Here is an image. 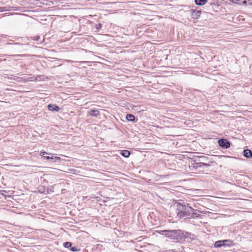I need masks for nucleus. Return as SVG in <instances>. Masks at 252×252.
<instances>
[{"mask_svg": "<svg viewBox=\"0 0 252 252\" xmlns=\"http://www.w3.org/2000/svg\"><path fill=\"white\" fill-rule=\"evenodd\" d=\"M195 3L197 5H204L205 4L207 0H194Z\"/></svg>", "mask_w": 252, "mask_h": 252, "instance_id": "obj_12", "label": "nucleus"}, {"mask_svg": "<svg viewBox=\"0 0 252 252\" xmlns=\"http://www.w3.org/2000/svg\"><path fill=\"white\" fill-rule=\"evenodd\" d=\"M99 111L97 110H91L87 112V116L97 117L99 115Z\"/></svg>", "mask_w": 252, "mask_h": 252, "instance_id": "obj_7", "label": "nucleus"}, {"mask_svg": "<svg viewBox=\"0 0 252 252\" xmlns=\"http://www.w3.org/2000/svg\"><path fill=\"white\" fill-rule=\"evenodd\" d=\"M229 0L234 3H237L238 4H243L242 1H243V0Z\"/></svg>", "mask_w": 252, "mask_h": 252, "instance_id": "obj_19", "label": "nucleus"}, {"mask_svg": "<svg viewBox=\"0 0 252 252\" xmlns=\"http://www.w3.org/2000/svg\"><path fill=\"white\" fill-rule=\"evenodd\" d=\"M164 252H176L174 250H165L164 251Z\"/></svg>", "mask_w": 252, "mask_h": 252, "instance_id": "obj_26", "label": "nucleus"}, {"mask_svg": "<svg viewBox=\"0 0 252 252\" xmlns=\"http://www.w3.org/2000/svg\"><path fill=\"white\" fill-rule=\"evenodd\" d=\"M40 38L39 36H35L33 37V40L35 41H38Z\"/></svg>", "mask_w": 252, "mask_h": 252, "instance_id": "obj_25", "label": "nucleus"}, {"mask_svg": "<svg viewBox=\"0 0 252 252\" xmlns=\"http://www.w3.org/2000/svg\"><path fill=\"white\" fill-rule=\"evenodd\" d=\"M34 76L35 77H34V81H41L43 79V76L42 75H38Z\"/></svg>", "mask_w": 252, "mask_h": 252, "instance_id": "obj_16", "label": "nucleus"}, {"mask_svg": "<svg viewBox=\"0 0 252 252\" xmlns=\"http://www.w3.org/2000/svg\"><path fill=\"white\" fill-rule=\"evenodd\" d=\"M22 55H14L13 56H22Z\"/></svg>", "mask_w": 252, "mask_h": 252, "instance_id": "obj_28", "label": "nucleus"}, {"mask_svg": "<svg viewBox=\"0 0 252 252\" xmlns=\"http://www.w3.org/2000/svg\"><path fill=\"white\" fill-rule=\"evenodd\" d=\"M244 156L247 158H250L252 157V152L251 150L249 149L244 150Z\"/></svg>", "mask_w": 252, "mask_h": 252, "instance_id": "obj_9", "label": "nucleus"}, {"mask_svg": "<svg viewBox=\"0 0 252 252\" xmlns=\"http://www.w3.org/2000/svg\"><path fill=\"white\" fill-rule=\"evenodd\" d=\"M63 246L65 248H67V249L70 248L71 247V243L69 242H66L63 243Z\"/></svg>", "mask_w": 252, "mask_h": 252, "instance_id": "obj_18", "label": "nucleus"}, {"mask_svg": "<svg viewBox=\"0 0 252 252\" xmlns=\"http://www.w3.org/2000/svg\"><path fill=\"white\" fill-rule=\"evenodd\" d=\"M7 10H8L6 7H0V11H6Z\"/></svg>", "mask_w": 252, "mask_h": 252, "instance_id": "obj_23", "label": "nucleus"}, {"mask_svg": "<svg viewBox=\"0 0 252 252\" xmlns=\"http://www.w3.org/2000/svg\"><path fill=\"white\" fill-rule=\"evenodd\" d=\"M46 154H47V153L46 152H41L40 153V155L42 157H44V158H45V157H46L45 155Z\"/></svg>", "mask_w": 252, "mask_h": 252, "instance_id": "obj_24", "label": "nucleus"}, {"mask_svg": "<svg viewBox=\"0 0 252 252\" xmlns=\"http://www.w3.org/2000/svg\"><path fill=\"white\" fill-rule=\"evenodd\" d=\"M191 16L194 19H198L200 15L201 11L191 9L190 10Z\"/></svg>", "mask_w": 252, "mask_h": 252, "instance_id": "obj_5", "label": "nucleus"}, {"mask_svg": "<svg viewBox=\"0 0 252 252\" xmlns=\"http://www.w3.org/2000/svg\"><path fill=\"white\" fill-rule=\"evenodd\" d=\"M194 167L197 168V167H202V164H199L197 161H194Z\"/></svg>", "mask_w": 252, "mask_h": 252, "instance_id": "obj_20", "label": "nucleus"}, {"mask_svg": "<svg viewBox=\"0 0 252 252\" xmlns=\"http://www.w3.org/2000/svg\"><path fill=\"white\" fill-rule=\"evenodd\" d=\"M157 232L158 233L177 242L184 240L186 238L187 234L181 230H158Z\"/></svg>", "mask_w": 252, "mask_h": 252, "instance_id": "obj_2", "label": "nucleus"}, {"mask_svg": "<svg viewBox=\"0 0 252 252\" xmlns=\"http://www.w3.org/2000/svg\"><path fill=\"white\" fill-rule=\"evenodd\" d=\"M34 77H35L34 76H31L28 77L26 80L27 81H34Z\"/></svg>", "mask_w": 252, "mask_h": 252, "instance_id": "obj_22", "label": "nucleus"}, {"mask_svg": "<svg viewBox=\"0 0 252 252\" xmlns=\"http://www.w3.org/2000/svg\"><path fill=\"white\" fill-rule=\"evenodd\" d=\"M218 143L220 147L224 149L229 148L230 146V142L228 140L224 138L219 139Z\"/></svg>", "mask_w": 252, "mask_h": 252, "instance_id": "obj_4", "label": "nucleus"}, {"mask_svg": "<svg viewBox=\"0 0 252 252\" xmlns=\"http://www.w3.org/2000/svg\"><path fill=\"white\" fill-rule=\"evenodd\" d=\"M176 213L177 216L180 218L187 217L188 219L196 218L200 217L196 211L197 210L193 209L188 205H184L181 203L176 204Z\"/></svg>", "mask_w": 252, "mask_h": 252, "instance_id": "obj_1", "label": "nucleus"}, {"mask_svg": "<svg viewBox=\"0 0 252 252\" xmlns=\"http://www.w3.org/2000/svg\"><path fill=\"white\" fill-rule=\"evenodd\" d=\"M224 245L223 246L231 247L234 245L233 242L230 240H223Z\"/></svg>", "mask_w": 252, "mask_h": 252, "instance_id": "obj_10", "label": "nucleus"}, {"mask_svg": "<svg viewBox=\"0 0 252 252\" xmlns=\"http://www.w3.org/2000/svg\"><path fill=\"white\" fill-rule=\"evenodd\" d=\"M243 4H246L247 5H252V0H243L242 1Z\"/></svg>", "mask_w": 252, "mask_h": 252, "instance_id": "obj_17", "label": "nucleus"}, {"mask_svg": "<svg viewBox=\"0 0 252 252\" xmlns=\"http://www.w3.org/2000/svg\"><path fill=\"white\" fill-rule=\"evenodd\" d=\"M121 155L125 158H128L130 155L129 151L124 150L121 151Z\"/></svg>", "mask_w": 252, "mask_h": 252, "instance_id": "obj_11", "label": "nucleus"}, {"mask_svg": "<svg viewBox=\"0 0 252 252\" xmlns=\"http://www.w3.org/2000/svg\"><path fill=\"white\" fill-rule=\"evenodd\" d=\"M48 108L50 111L58 112L60 110L59 106L55 104H49Z\"/></svg>", "mask_w": 252, "mask_h": 252, "instance_id": "obj_8", "label": "nucleus"}, {"mask_svg": "<svg viewBox=\"0 0 252 252\" xmlns=\"http://www.w3.org/2000/svg\"><path fill=\"white\" fill-rule=\"evenodd\" d=\"M208 160V157L204 156L195 157L193 158L194 161H197L199 164H202V165L206 167L210 166V164L209 163H207Z\"/></svg>", "mask_w": 252, "mask_h": 252, "instance_id": "obj_3", "label": "nucleus"}, {"mask_svg": "<svg viewBox=\"0 0 252 252\" xmlns=\"http://www.w3.org/2000/svg\"><path fill=\"white\" fill-rule=\"evenodd\" d=\"M45 158L47 159H53L54 161L55 162H57L58 161H59V160H60V157H49V156H47V157H45Z\"/></svg>", "mask_w": 252, "mask_h": 252, "instance_id": "obj_15", "label": "nucleus"}, {"mask_svg": "<svg viewBox=\"0 0 252 252\" xmlns=\"http://www.w3.org/2000/svg\"><path fill=\"white\" fill-rule=\"evenodd\" d=\"M14 45L17 46L15 49L17 50L18 52L21 53L25 51H26V49L24 48L26 45L23 44H19L18 43H14Z\"/></svg>", "mask_w": 252, "mask_h": 252, "instance_id": "obj_6", "label": "nucleus"}, {"mask_svg": "<svg viewBox=\"0 0 252 252\" xmlns=\"http://www.w3.org/2000/svg\"><path fill=\"white\" fill-rule=\"evenodd\" d=\"M101 27V25L100 24H98L96 25V28L97 29H99Z\"/></svg>", "mask_w": 252, "mask_h": 252, "instance_id": "obj_27", "label": "nucleus"}, {"mask_svg": "<svg viewBox=\"0 0 252 252\" xmlns=\"http://www.w3.org/2000/svg\"><path fill=\"white\" fill-rule=\"evenodd\" d=\"M126 119L127 121L130 122H134L135 121V117L130 114H128L126 115Z\"/></svg>", "mask_w": 252, "mask_h": 252, "instance_id": "obj_14", "label": "nucleus"}, {"mask_svg": "<svg viewBox=\"0 0 252 252\" xmlns=\"http://www.w3.org/2000/svg\"><path fill=\"white\" fill-rule=\"evenodd\" d=\"M70 250L72 252H79L80 251V249H77L76 247H71Z\"/></svg>", "mask_w": 252, "mask_h": 252, "instance_id": "obj_21", "label": "nucleus"}, {"mask_svg": "<svg viewBox=\"0 0 252 252\" xmlns=\"http://www.w3.org/2000/svg\"><path fill=\"white\" fill-rule=\"evenodd\" d=\"M223 240H220L216 242L214 246L215 248H220L221 246H223Z\"/></svg>", "mask_w": 252, "mask_h": 252, "instance_id": "obj_13", "label": "nucleus"}]
</instances>
